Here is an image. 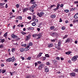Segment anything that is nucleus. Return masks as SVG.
<instances>
[{
  "label": "nucleus",
  "instance_id": "nucleus-1",
  "mask_svg": "<svg viewBox=\"0 0 78 78\" xmlns=\"http://www.w3.org/2000/svg\"><path fill=\"white\" fill-rule=\"evenodd\" d=\"M45 14V13L44 12H37V15L38 16V17H42Z\"/></svg>",
  "mask_w": 78,
  "mask_h": 78
},
{
  "label": "nucleus",
  "instance_id": "nucleus-40",
  "mask_svg": "<svg viewBox=\"0 0 78 78\" xmlns=\"http://www.w3.org/2000/svg\"><path fill=\"white\" fill-rule=\"evenodd\" d=\"M66 29V27H62V30H64Z\"/></svg>",
  "mask_w": 78,
  "mask_h": 78
},
{
  "label": "nucleus",
  "instance_id": "nucleus-16",
  "mask_svg": "<svg viewBox=\"0 0 78 78\" xmlns=\"http://www.w3.org/2000/svg\"><path fill=\"white\" fill-rule=\"evenodd\" d=\"M49 69L48 67H46V69H45V72H48L49 71Z\"/></svg>",
  "mask_w": 78,
  "mask_h": 78
},
{
  "label": "nucleus",
  "instance_id": "nucleus-43",
  "mask_svg": "<svg viewBox=\"0 0 78 78\" xmlns=\"http://www.w3.org/2000/svg\"><path fill=\"white\" fill-rule=\"evenodd\" d=\"M5 40L4 39H2L1 40V42H2V43H3V42H5Z\"/></svg>",
  "mask_w": 78,
  "mask_h": 78
},
{
  "label": "nucleus",
  "instance_id": "nucleus-45",
  "mask_svg": "<svg viewBox=\"0 0 78 78\" xmlns=\"http://www.w3.org/2000/svg\"><path fill=\"white\" fill-rule=\"evenodd\" d=\"M6 72V70H3L2 71V73H5Z\"/></svg>",
  "mask_w": 78,
  "mask_h": 78
},
{
  "label": "nucleus",
  "instance_id": "nucleus-20",
  "mask_svg": "<svg viewBox=\"0 0 78 78\" xmlns=\"http://www.w3.org/2000/svg\"><path fill=\"white\" fill-rule=\"evenodd\" d=\"M6 61L7 62H11V58H8V59L6 60Z\"/></svg>",
  "mask_w": 78,
  "mask_h": 78
},
{
  "label": "nucleus",
  "instance_id": "nucleus-5",
  "mask_svg": "<svg viewBox=\"0 0 78 78\" xmlns=\"http://www.w3.org/2000/svg\"><path fill=\"white\" fill-rule=\"evenodd\" d=\"M70 75L71 76H75L76 74L74 72H73L71 73H70Z\"/></svg>",
  "mask_w": 78,
  "mask_h": 78
},
{
  "label": "nucleus",
  "instance_id": "nucleus-23",
  "mask_svg": "<svg viewBox=\"0 0 78 78\" xmlns=\"http://www.w3.org/2000/svg\"><path fill=\"white\" fill-rule=\"evenodd\" d=\"M36 6H37V5L36 4H34L32 5V7H33L34 8L36 7Z\"/></svg>",
  "mask_w": 78,
  "mask_h": 78
},
{
  "label": "nucleus",
  "instance_id": "nucleus-32",
  "mask_svg": "<svg viewBox=\"0 0 78 78\" xmlns=\"http://www.w3.org/2000/svg\"><path fill=\"white\" fill-rule=\"evenodd\" d=\"M33 21L34 22H38V20L36 19H35L34 20H33Z\"/></svg>",
  "mask_w": 78,
  "mask_h": 78
},
{
  "label": "nucleus",
  "instance_id": "nucleus-11",
  "mask_svg": "<svg viewBox=\"0 0 78 78\" xmlns=\"http://www.w3.org/2000/svg\"><path fill=\"white\" fill-rule=\"evenodd\" d=\"M30 11L32 12H34V8L32 7H30Z\"/></svg>",
  "mask_w": 78,
  "mask_h": 78
},
{
  "label": "nucleus",
  "instance_id": "nucleus-24",
  "mask_svg": "<svg viewBox=\"0 0 78 78\" xmlns=\"http://www.w3.org/2000/svg\"><path fill=\"white\" fill-rule=\"evenodd\" d=\"M56 35H57V34L55 33H54L52 34V36H56Z\"/></svg>",
  "mask_w": 78,
  "mask_h": 78
},
{
  "label": "nucleus",
  "instance_id": "nucleus-10",
  "mask_svg": "<svg viewBox=\"0 0 78 78\" xmlns=\"http://www.w3.org/2000/svg\"><path fill=\"white\" fill-rule=\"evenodd\" d=\"M30 3L32 4H34V3H36V2L34 1V0H31Z\"/></svg>",
  "mask_w": 78,
  "mask_h": 78
},
{
  "label": "nucleus",
  "instance_id": "nucleus-13",
  "mask_svg": "<svg viewBox=\"0 0 78 78\" xmlns=\"http://www.w3.org/2000/svg\"><path fill=\"white\" fill-rule=\"evenodd\" d=\"M74 17L75 19H78V13L74 15Z\"/></svg>",
  "mask_w": 78,
  "mask_h": 78
},
{
  "label": "nucleus",
  "instance_id": "nucleus-37",
  "mask_svg": "<svg viewBox=\"0 0 78 78\" xmlns=\"http://www.w3.org/2000/svg\"><path fill=\"white\" fill-rule=\"evenodd\" d=\"M56 41V39H54L53 40H51V42H55Z\"/></svg>",
  "mask_w": 78,
  "mask_h": 78
},
{
  "label": "nucleus",
  "instance_id": "nucleus-6",
  "mask_svg": "<svg viewBox=\"0 0 78 78\" xmlns=\"http://www.w3.org/2000/svg\"><path fill=\"white\" fill-rule=\"evenodd\" d=\"M12 38H13V39H16L17 36L16 35H14V34H12L11 36Z\"/></svg>",
  "mask_w": 78,
  "mask_h": 78
},
{
  "label": "nucleus",
  "instance_id": "nucleus-31",
  "mask_svg": "<svg viewBox=\"0 0 78 78\" xmlns=\"http://www.w3.org/2000/svg\"><path fill=\"white\" fill-rule=\"evenodd\" d=\"M21 34H23V35L26 34H27V33L23 31L21 32Z\"/></svg>",
  "mask_w": 78,
  "mask_h": 78
},
{
  "label": "nucleus",
  "instance_id": "nucleus-2",
  "mask_svg": "<svg viewBox=\"0 0 78 78\" xmlns=\"http://www.w3.org/2000/svg\"><path fill=\"white\" fill-rule=\"evenodd\" d=\"M77 58H78V56L76 55L73 57L71 59V60L73 61H76L77 60Z\"/></svg>",
  "mask_w": 78,
  "mask_h": 78
},
{
  "label": "nucleus",
  "instance_id": "nucleus-55",
  "mask_svg": "<svg viewBox=\"0 0 78 78\" xmlns=\"http://www.w3.org/2000/svg\"><path fill=\"white\" fill-rule=\"evenodd\" d=\"M75 8H72V9H71V11H73V10H75Z\"/></svg>",
  "mask_w": 78,
  "mask_h": 78
},
{
  "label": "nucleus",
  "instance_id": "nucleus-46",
  "mask_svg": "<svg viewBox=\"0 0 78 78\" xmlns=\"http://www.w3.org/2000/svg\"><path fill=\"white\" fill-rule=\"evenodd\" d=\"M19 20H22V16H19Z\"/></svg>",
  "mask_w": 78,
  "mask_h": 78
},
{
  "label": "nucleus",
  "instance_id": "nucleus-3",
  "mask_svg": "<svg viewBox=\"0 0 78 78\" xmlns=\"http://www.w3.org/2000/svg\"><path fill=\"white\" fill-rule=\"evenodd\" d=\"M44 67V65L43 64H41L38 67V69L39 70H42Z\"/></svg>",
  "mask_w": 78,
  "mask_h": 78
},
{
  "label": "nucleus",
  "instance_id": "nucleus-19",
  "mask_svg": "<svg viewBox=\"0 0 78 78\" xmlns=\"http://www.w3.org/2000/svg\"><path fill=\"white\" fill-rule=\"evenodd\" d=\"M33 17H32V20H34V19H36V16L34 15H33V16H32Z\"/></svg>",
  "mask_w": 78,
  "mask_h": 78
},
{
  "label": "nucleus",
  "instance_id": "nucleus-61",
  "mask_svg": "<svg viewBox=\"0 0 78 78\" xmlns=\"http://www.w3.org/2000/svg\"><path fill=\"white\" fill-rule=\"evenodd\" d=\"M34 64L35 65V67H36L37 66V65H38L37 63L36 62L34 63Z\"/></svg>",
  "mask_w": 78,
  "mask_h": 78
},
{
  "label": "nucleus",
  "instance_id": "nucleus-53",
  "mask_svg": "<svg viewBox=\"0 0 78 78\" xmlns=\"http://www.w3.org/2000/svg\"><path fill=\"white\" fill-rule=\"evenodd\" d=\"M16 8H19V4H17L16 5Z\"/></svg>",
  "mask_w": 78,
  "mask_h": 78
},
{
  "label": "nucleus",
  "instance_id": "nucleus-47",
  "mask_svg": "<svg viewBox=\"0 0 78 78\" xmlns=\"http://www.w3.org/2000/svg\"><path fill=\"white\" fill-rule=\"evenodd\" d=\"M37 63L38 64H41L42 62H41L39 61L37 62Z\"/></svg>",
  "mask_w": 78,
  "mask_h": 78
},
{
  "label": "nucleus",
  "instance_id": "nucleus-12",
  "mask_svg": "<svg viewBox=\"0 0 78 78\" xmlns=\"http://www.w3.org/2000/svg\"><path fill=\"white\" fill-rule=\"evenodd\" d=\"M27 29L28 30H34V28L30 27H28L27 28Z\"/></svg>",
  "mask_w": 78,
  "mask_h": 78
},
{
  "label": "nucleus",
  "instance_id": "nucleus-42",
  "mask_svg": "<svg viewBox=\"0 0 78 78\" xmlns=\"http://www.w3.org/2000/svg\"><path fill=\"white\" fill-rule=\"evenodd\" d=\"M27 19L29 20H31V16H28L27 17Z\"/></svg>",
  "mask_w": 78,
  "mask_h": 78
},
{
  "label": "nucleus",
  "instance_id": "nucleus-18",
  "mask_svg": "<svg viewBox=\"0 0 78 78\" xmlns=\"http://www.w3.org/2000/svg\"><path fill=\"white\" fill-rule=\"evenodd\" d=\"M58 46L60 47V45L61 44V41L60 40H59L58 41Z\"/></svg>",
  "mask_w": 78,
  "mask_h": 78
},
{
  "label": "nucleus",
  "instance_id": "nucleus-25",
  "mask_svg": "<svg viewBox=\"0 0 78 78\" xmlns=\"http://www.w3.org/2000/svg\"><path fill=\"white\" fill-rule=\"evenodd\" d=\"M69 41H70V39L68 38L66 40L65 42L66 43H68V42H69Z\"/></svg>",
  "mask_w": 78,
  "mask_h": 78
},
{
  "label": "nucleus",
  "instance_id": "nucleus-60",
  "mask_svg": "<svg viewBox=\"0 0 78 78\" xmlns=\"http://www.w3.org/2000/svg\"><path fill=\"white\" fill-rule=\"evenodd\" d=\"M22 45L23 47H25L27 45V44H22Z\"/></svg>",
  "mask_w": 78,
  "mask_h": 78
},
{
  "label": "nucleus",
  "instance_id": "nucleus-4",
  "mask_svg": "<svg viewBox=\"0 0 78 78\" xmlns=\"http://www.w3.org/2000/svg\"><path fill=\"white\" fill-rule=\"evenodd\" d=\"M59 6H60V4H58L57 5L56 8L53 9V10L54 11H56V10H58L59 8Z\"/></svg>",
  "mask_w": 78,
  "mask_h": 78
},
{
  "label": "nucleus",
  "instance_id": "nucleus-54",
  "mask_svg": "<svg viewBox=\"0 0 78 78\" xmlns=\"http://www.w3.org/2000/svg\"><path fill=\"white\" fill-rule=\"evenodd\" d=\"M56 59H57V60H59V59H60V58H59V57H57L56 58Z\"/></svg>",
  "mask_w": 78,
  "mask_h": 78
},
{
  "label": "nucleus",
  "instance_id": "nucleus-29",
  "mask_svg": "<svg viewBox=\"0 0 78 78\" xmlns=\"http://www.w3.org/2000/svg\"><path fill=\"white\" fill-rule=\"evenodd\" d=\"M37 36H40V37H42V35L41 34H37Z\"/></svg>",
  "mask_w": 78,
  "mask_h": 78
},
{
  "label": "nucleus",
  "instance_id": "nucleus-15",
  "mask_svg": "<svg viewBox=\"0 0 78 78\" xmlns=\"http://www.w3.org/2000/svg\"><path fill=\"white\" fill-rule=\"evenodd\" d=\"M71 53L72 51H68L67 52H66L65 54H66V55H70V53Z\"/></svg>",
  "mask_w": 78,
  "mask_h": 78
},
{
  "label": "nucleus",
  "instance_id": "nucleus-28",
  "mask_svg": "<svg viewBox=\"0 0 78 78\" xmlns=\"http://www.w3.org/2000/svg\"><path fill=\"white\" fill-rule=\"evenodd\" d=\"M56 17V15H53L51 16V18H55Z\"/></svg>",
  "mask_w": 78,
  "mask_h": 78
},
{
  "label": "nucleus",
  "instance_id": "nucleus-14",
  "mask_svg": "<svg viewBox=\"0 0 78 78\" xmlns=\"http://www.w3.org/2000/svg\"><path fill=\"white\" fill-rule=\"evenodd\" d=\"M53 45L52 44H48V47H53Z\"/></svg>",
  "mask_w": 78,
  "mask_h": 78
},
{
  "label": "nucleus",
  "instance_id": "nucleus-57",
  "mask_svg": "<svg viewBox=\"0 0 78 78\" xmlns=\"http://www.w3.org/2000/svg\"><path fill=\"white\" fill-rule=\"evenodd\" d=\"M1 66L2 67H4V66H5V65L3 64H1Z\"/></svg>",
  "mask_w": 78,
  "mask_h": 78
},
{
  "label": "nucleus",
  "instance_id": "nucleus-34",
  "mask_svg": "<svg viewBox=\"0 0 78 78\" xmlns=\"http://www.w3.org/2000/svg\"><path fill=\"white\" fill-rule=\"evenodd\" d=\"M32 36L33 37H36L37 36V34H34L32 35Z\"/></svg>",
  "mask_w": 78,
  "mask_h": 78
},
{
  "label": "nucleus",
  "instance_id": "nucleus-39",
  "mask_svg": "<svg viewBox=\"0 0 78 78\" xmlns=\"http://www.w3.org/2000/svg\"><path fill=\"white\" fill-rule=\"evenodd\" d=\"M36 23L35 22H33L32 23V25L33 26H35L36 25Z\"/></svg>",
  "mask_w": 78,
  "mask_h": 78
},
{
  "label": "nucleus",
  "instance_id": "nucleus-21",
  "mask_svg": "<svg viewBox=\"0 0 78 78\" xmlns=\"http://www.w3.org/2000/svg\"><path fill=\"white\" fill-rule=\"evenodd\" d=\"M27 40H29V38L30 39V35H29L28 36H26Z\"/></svg>",
  "mask_w": 78,
  "mask_h": 78
},
{
  "label": "nucleus",
  "instance_id": "nucleus-33",
  "mask_svg": "<svg viewBox=\"0 0 78 78\" xmlns=\"http://www.w3.org/2000/svg\"><path fill=\"white\" fill-rule=\"evenodd\" d=\"M50 28L51 30H53L55 28V27L54 26H51L50 27Z\"/></svg>",
  "mask_w": 78,
  "mask_h": 78
},
{
  "label": "nucleus",
  "instance_id": "nucleus-56",
  "mask_svg": "<svg viewBox=\"0 0 78 78\" xmlns=\"http://www.w3.org/2000/svg\"><path fill=\"white\" fill-rule=\"evenodd\" d=\"M3 45H0V48H3Z\"/></svg>",
  "mask_w": 78,
  "mask_h": 78
},
{
  "label": "nucleus",
  "instance_id": "nucleus-52",
  "mask_svg": "<svg viewBox=\"0 0 78 78\" xmlns=\"http://www.w3.org/2000/svg\"><path fill=\"white\" fill-rule=\"evenodd\" d=\"M74 3L75 4H78V1L74 2Z\"/></svg>",
  "mask_w": 78,
  "mask_h": 78
},
{
  "label": "nucleus",
  "instance_id": "nucleus-59",
  "mask_svg": "<svg viewBox=\"0 0 78 78\" xmlns=\"http://www.w3.org/2000/svg\"><path fill=\"white\" fill-rule=\"evenodd\" d=\"M24 51H28V50L27 49V48H25L24 49Z\"/></svg>",
  "mask_w": 78,
  "mask_h": 78
},
{
  "label": "nucleus",
  "instance_id": "nucleus-49",
  "mask_svg": "<svg viewBox=\"0 0 78 78\" xmlns=\"http://www.w3.org/2000/svg\"><path fill=\"white\" fill-rule=\"evenodd\" d=\"M46 59V57H43V61H45Z\"/></svg>",
  "mask_w": 78,
  "mask_h": 78
},
{
  "label": "nucleus",
  "instance_id": "nucleus-7",
  "mask_svg": "<svg viewBox=\"0 0 78 78\" xmlns=\"http://www.w3.org/2000/svg\"><path fill=\"white\" fill-rule=\"evenodd\" d=\"M28 10H29L28 8H26L23 10V12H26Z\"/></svg>",
  "mask_w": 78,
  "mask_h": 78
},
{
  "label": "nucleus",
  "instance_id": "nucleus-51",
  "mask_svg": "<svg viewBox=\"0 0 78 78\" xmlns=\"http://www.w3.org/2000/svg\"><path fill=\"white\" fill-rule=\"evenodd\" d=\"M31 57H29L27 58V59H28L29 60H30L31 59Z\"/></svg>",
  "mask_w": 78,
  "mask_h": 78
},
{
  "label": "nucleus",
  "instance_id": "nucleus-22",
  "mask_svg": "<svg viewBox=\"0 0 78 78\" xmlns=\"http://www.w3.org/2000/svg\"><path fill=\"white\" fill-rule=\"evenodd\" d=\"M54 6H56V5H51L49 7V9H51V8H53Z\"/></svg>",
  "mask_w": 78,
  "mask_h": 78
},
{
  "label": "nucleus",
  "instance_id": "nucleus-8",
  "mask_svg": "<svg viewBox=\"0 0 78 78\" xmlns=\"http://www.w3.org/2000/svg\"><path fill=\"white\" fill-rule=\"evenodd\" d=\"M11 60L12 62H14V61H16V59H15V58H14V56L12 57L11 59Z\"/></svg>",
  "mask_w": 78,
  "mask_h": 78
},
{
  "label": "nucleus",
  "instance_id": "nucleus-9",
  "mask_svg": "<svg viewBox=\"0 0 78 78\" xmlns=\"http://www.w3.org/2000/svg\"><path fill=\"white\" fill-rule=\"evenodd\" d=\"M42 54H43V53L42 52V53H40L39 55H38L37 56V58H39V57H40V56H41V55H42Z\"/></svg>",
  "mask_w": 78,
  "mask_h": 78
},
{
  "label": "nucleus",
  "instance_id": "nucleus-63",
  "mask_svg": "<svg viewBox=\"0 0 78 78\" xmlns=\"http://www.w3.org/2000/svg\"><path fill=\"white\" fill-rule=\"evenodd\" d=\"M12 17H15V16H10V18L11 19H12Z\"/></svg>",
  "mask_w": 78,
  "mask_h": 78
},
{
  "label": "nucleus",
  "instance_id": "nucleus-62",
  "mask_svg": "<svg viewBox=\"0 0 78 78\" xmlns=\"http://www.w3.org/2000/svg\"><path fill=\"white\" fill-rule=\"evenodd\" d=\"M46 64L48 66H49V65H50V63L48 62H47L46 63Z\"/></svg>",
  "mask_w": 78,
  "mask_h": 78
},
{
  "label": "nucleus",
  "instance_id": "nucleus-48",
  "mask_svg": "<svg viewBox=\"0 0 78 78\" xmlns=\"http://www.w3.org/2000/svg\"><path fill=\"white\" fill-rule=\"evenodd\" d=\"M20 58H21V59H22V60H24V59H25V58H24V57H22V56H21Z\"/></svg>",
  "mask_w": 78,
  "mask_h": 78
},
{
  "label": "nucleus",
  "instance_id": "nucleus-27",
  "mask_svg": "<svg viewBox=\"0 0 78 78\" xmlns=\"http://www.w3.org/2000/svg\"><path fill=\"white\" fill-rule=\"evenodd\" d=\"M15 51H16V48H12V49L11 51L12 52H14Z\"/></svg>",
  "mask_w": 78,
  "mask_h": 78
},
{
  "label": "nucleus",
  "instance_id": "nucleus-64",
  "mask_svg": "<svg viewBox=\"0 0 78 78\" xmlns=\"http://www.w3.org/2000/svg\"><path fill=\"white\" fill-rule=\"evenodd\" d=\"M60 21L59 22H62V19H61V18H60Z\"/></svg>",
  "mask_w": 78,
  "mask_h": 78
},
{
  "label": "nucleus",
  "instance_id": "nucleus-36",
  "mask_svg": "<svg viewBox=\"0 0 78 78\" xmlns=\"http://www.w3.org/2000/svg\"><path fill=\"white\" fill-rule=\"evenodd\" d=\"M29 46H32L33 45V43L30 42L29 43Z\"/></svg>",
  "mask_w": 78,
  "mask_h": 78
},
{
  "label": "nucleus",
  "instance_id": "nucleus-35",
  "mask_svg": "<svg viewBox=\"0 0 78 78\" xmlns=\"http://www.w3.org/2000/svg\"><path fill=\"white\" fill-rule=\"evenodd\" d=\"M45 56L47 58H48V57H49L50 56L48 55V54H45Z\"/></svg>",
  "mask_w": 78,
  "mask_h": 78
},
{
  "label": "nucleus",
  "instance_id": "nucleus-26",
  "mask_svg": "<svg viewBox=\"0 0 78 78\" xmlns=\"http://www.w3.org/2000/svg\"><path fill=\"white\" fill-rule=\"evenodd\" d=\"M31 76L30 75H27L25 78H30Z\"/></svg>",
  "mask_w": 78,
  "mask_h": 78
},
{
  "label": "nucleus",
  "instance_id": "nucleus-30",
  "mask_svg": "<svg viewBox=\"0 0 78 78\" xmlns=\"http://www.w3.org/2000/svg\"><path fill=\"white\" fill-rule=\"evenodd\" d=\"M26 48H27V50H30V45H27V46Z\"/></svg>",
  "mask_w": 78,
  "mask_h": 78
},
{
  "label": "nucleus",
  "instance_id": "nucleus-41",
  "mask_svg": "<svg viewBox=\"0 0 78 78\" xmlns=\"http://www.w3.org/2000/svg\"><path fill=\"white\" fill-rule=\"evenodd\" d=\"M64 11L65 12H69V10L68 9H66V10H65Z\"/></svg>",
  "mask_w": 78,
  "mask_h": 78
},
{
  "label": "nucleus",
  "instance_id": "nucleus-44",
  "mask_svg": "<svg viewBox=\"0 0 78 78\" xmlns=\"http://www.w3.org/2000/svg\"><path fill=\"white\" fill-rule=\"evenodd\" d=\"M7 34H8L7 33H6L4 35V37H6V36H7Z\"/></svg>",
  "mask_w": 78,
  "mask_h": 78
},
{
  "label": "nucleus",
  "instance_id": "nucleus-50",
  "mask_svg": "<svg viewBox=\"0 0 78 78\" xmlns=\"http://www.w3.org/2000/svg\"><path fill=\"white\" fill-rule=\"evenodd\" d=\"M60 7H61V8H62V7H63V6H64V5H63V4H62L60 5Z\"/></svg>",
  "mask_w": 78,
  "mask_h": 78
},
{
  "label": "nucleus",
  "instance_id": "nucleus-17",
  "mask_svg": "<svg viewBox=\"0 0 78 78\" xmlns=\"http://www.w3.org/2000/svg\"><path fill=\"white\" fill-rule=\"evenodd\" d=\"M20 51L21 52H23V51H24V48H20Z\"/></svg>",
  "mask_w": 78,
  "mask_h": 78
},
{
  "label": "nucleus",
  "instance_id": "nucleus-38",
  "mask_svg": "<svg viewBox=\"0 0 78 78\" xmlns=\"http://www.w3.org/2000/svg\"><path fill=\"white\" fill-rule=\"evenodd\" d=\"M74 71L75 72H78V69H76L74 70Z\"/></svg>",
  "mask_w": 78,
  "mask_h": 78
},
{
  "label": "nucleus",
  "instance_id": "nucleus-58",
  "mask_svg": "<svg viewBox=\"0 0 78 78\" xmlns=\"http://www.w3.org/2000/svg\"><path fill=\"white\" fill-rule=\"evenodd\" d=\"M67 36L66 35L65 36L63 37V39H65V38H67Z\"/></svg>",
  "mask_w": 78,
  "mask_h": 78
}]
</instances>
